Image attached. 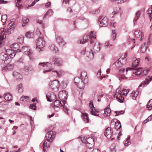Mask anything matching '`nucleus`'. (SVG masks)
<instances>
[{
	"label": "nucleus",
	"mask_w": 152,
	"mask_h": 152,
	"mask_svg": "<svg viewBox=\"0 0 152 152\" xmlns=\"http://www.w3.org/2000/svg\"><path fill=\"white\" fill-rule=\"evenodd\" d=\"M88 81L87 72L84 71L82 72L80 77H76L74 79L75 84L81 89H83L85 86L88 85Z\"/></svg>",
	"instance_id": "obj_1"
},
{
	"label": "nucleus",
	"mask_w": 152,
	"mask_h": 152,
	"mask_svg": "<svg viewBox=\"0 0 152 152\" xmlns=\"http://www.w3.org/2000/svg\"><path fill=\"white\" fill-rule=\"evenodd\" d=\"M53 132L50 131L47 132L45 136V139L43 144V151L45 152L50 147V143L52 142V140H49V135L51 134H53Z\"/></svg>",
	"instance_id": "obj_2"
},
{
	"label": "nucleus",
	"mask_w": 152,
	"mask_h": 152,
	"mask_svg": "<svg viewBox=\"0 0 152 152\" xmlns=\"http://www.w3.org/2000/svg\"><path fill=\"white\" fill-rule=\"evenodd\" d=\"M80 53L82 55L85 54L87 57L90 59L94 58V54L91 49H89L88 47L82 48L80 51Z\"/></svg>",
	"instance_id": "obj_3"
},
{
	"label": "nucleus",
	"mask_w": 152,
	"mask_h": 152,
	"mask_svg": "<svg viewBox=\"0 0 152 152\" xmlns=\"http://www.w3.org/2000/svg\"><path fill=\"white\" fill-rule=\"evenodd\" d=\"M36 43L37 48L38 49V50L39 52L43 51V48L45 45V42L44 37L40 36L36 40Z\"/></svg>",
	"instance_id": "obj_4"
},
{
	"label": "nucleus",
	"mask_w": 152,
	"mask_h": 152,
	"mask_svg": "<svg viewBox=\"0 0 152 152\" xmlns=\"http://www.w3.org/2000/svg\"><path fill=\"white\" fill-rule=\"evenodd\" d=\"M82 142L86 144V147L87 148L90 149L93 148L94 144V142L92 138L84 137L83 140L82 139Z\"/></svg>",
	"instance_id": "obj_5"
},
{
	"label": "nucleus",
	"mask_w": 152,
	"mask_h": 152,
	"mask_svg": "<svg viewBox=\"0 0 152 152\" xmlns=\"http://www.w3.org/2000/svg\"><path fill=\"white\" fill-rule=\"evenodd\" d=\"M20 52H22L24 54L28 56L31 60H32L34 59L31 57V55L33 54V52L29 47L26 46L23 47L20 49Z\"/></svg>",
	"instance_id": "obj_6"
},
{
	"label": "nucleus",
	"mask_w": 152,
	"mask_h": 152,
	"mask_svg": "<svg viewBox=\"0 0 152 152\" xmlns=\"http://www.w3.org/2000/svg\"><path fill=\"white\" fill-rule=\"evenodd\" d=\"M91 48L89 49L92 50L94 53H96L99 52L101 48V44L99 42L95 41L94 43H92V44L91 43Z\"/></svg>",
	"instance_id": "obj_7"
},
{
	"label": "nucleus",
	"mask_w": 152,
	"mask_h": 152,
	"mask_svg": "<svg viewBox=\"0 0 152 152\" xmlns=\"http://www.w3.org/2000/svg\"><path fill=\"white\" fill-rule=\"evenodd\" d=\"M99 26L101 27H106L108 24V19L107 17L99 16L98 18Z\"/></svg>",
	"instance_id": "obj_8"
},
{
	"label": "nucleus",
	"mask_w": 152,
	"mask_h": 152,
	"mask_svg": "<svg viewBox=\"0 0 152 152\" xmlns=\"http://www.w3.org/2000/svg\"><path fill=\"white\" fill-rule=\"evenodd\" d=\"M50 87L55 91H58L59 87V82L57 80L50 81L49 83Z\"/></svg>",
	"instance_id": "obj_9"
},
{
	"label": "nucleus",
	"mask_w": 152,
	"mask_h": 152,
	"mask_svg": "<svg viewBox=\"0 0 152 152\" xmlns=\"http://www.w3.org/2000/svg\"><path fill=\"white\" fill-rule=\"evenodd\" d=\"M52 62L56 66H61L64 64L63 60L60 58L53 57L52 59Z\"/></svg>",
	"instance_id": "obj_10"
},
{
	"label": "nucleus",
	"mask_w": 152,
	"mask_h": 152,
	"mask_svg": "<svg viewBox=\"0 0 152 152\" xmlns=\"http://www.w3.org/2000/svg\"><path fill=\"white\" fill-rule=\"evenodd\" d=\"M89 106L91 109V115L96 116H99V115L97 113L99 112V111L94 107L93 101L91 100L89 103Z\"/></svg>",
	"instance_id": "obj_11"
},
{
	"label": "nucleus",
	"mask_w": 152,
	"mask_h": 152,
	"mask_svg": "<svg viewBox=\"0 0 152 152\" xmlns=\"http://www.w3.org/2000/svg\"><path fill=\"white\" fill-rule=\"evenodd\" d=\"M121 91L120 90L117 89L116 92L114 94V97H116L117 99V100L121 103H122L124 100V98L122 96L120 92Z\"/></svg>",
	"instance_id": "obj_12"
},
{
	"label": "nucleus",
	"mask_w": 152,
	"mask_h": 152,
	"mask_svg": "<svg viewBox=\"0 0 152 152\" xmlns=\"http://www.w3.org/2000/svg\"><path fill=\"white\" fill-rule=\"evenodd\" d=\"M86 36L89 37L88 39L89 40H90V43L92 44L94 43V42L96 41V33L94 31H91L90 32L89 35H86Z\"/></svg>",
	"instance_id": "obj_13"
},
{
	"label": "nucleus",
	"mask_w": 152,
	"mask_h": 152,
	"mask_svg": "<svg viewBox=\"0 0 152 152\" xmlns=\"http://www.w3.org/2000/svg\"><path fill=\"white\" fill-rule=\"evenodd\" d=\"M9 58V56L4 53H2L0 54V60L2 61V63H9V61L7 62V61Z\"/></svg>",
	"instance_id": "obj_14"
},
{
	"label": "nucleus",
	"mask_w": 152,
	"mask_h": 152,
	"mask_svg": "<svg viewBox=\"0 0 152 152\" xmlns=\"http://www.w3.org/2000/svg\"><path fill=\"white\" fill-rule=\"evenodd\" d=\"M15 26V24H14V23L11 22V23H10L9 24L8 27L7 28V30H6L4 31V35H5V33H6L7 34H9L11 33V31H12L14 28Z\"/></svg>",
	"instance_id": "obj_15"
},
{
	"label": "nucleus",
	"mask_w": 152,
	"mask_h": 152,
	"mask_svg": "<svg viewBox=\"0 0 152 152\" xmlns=\"http://www.w3.org/2000/svg\"><path fill=\"white\" fill-rule=\"evenodd\" d=\"M52 74L56 75L58 78H60L63 76L64 74V71L62 69H59L58 70H54L52 72Z\"/></svg>",
	"instance_id": "obj_16"
},
{
	"label": "nucleus",
	"mask_w": 152,
	"mask_h": 152,
	"mask_svg": "<svg viewBox=\"0 0 152 152\" xmlns=\"http://www.w3.org/2000/svg\"><path fill=\"white\" fill-rule=\"evenodd\" d=\"M104 135L109 139L111 137L113 134V131L111 130V128L109 127L105 129L104 132Z\"/></svg>",
	"instance_id": "obj_17"
},
{
	"label": "nucleus",
	"mask_w": 152,
	"mask_h": 152,
	"mask_svg": "<svg viewBox=\"0 0 152 152\" xmlns=\"http://www.w3.org/2000/svg\"><path fill=\"white\" fill-rule=\"evenodd\" d=\"M46 96L48 99V101L49 102L54 101L56 99V97L55 94L53 92L50 93V95H46Z\"/></svg>",
	"instance_id": "obj_18"
},
{
	"label": "nucleus",
	"mask_w": 152,
	"mask_h": 152,
	"mask_svg": "<svg viewBox=\"0 0 152 152\" xmlns=\"http://www.w3.org/2000/svg\"><path fill=\"white\" fill-rule=\"evenodd\" d=\"M4 29L3 28H0V47L1 46L3 39L6 37L4 35Z\"/></svg>",
	"instance_id": "obj_19"
},
{
	"label": "nucleus",
	"mask_w": 152,
	"mask_h": 152,
	"mask_svg": "<svg viewBox=\"0 0 152 152\" xmlns=\"http://www.w3.org/2000/svg\"><path fill=\"white\" fill-rule=\"evenodd\" d=\"M134 34L136 38L140 39L141 40L142 39V37H143V34L140 30H136L135 31Z\"/></svg>",
	"instance_id": "obj_20"
},
{
	"label": "nucleus",
	"mask_w": 152,
	"mask_h": 152,
	"mask_svg": "<svg viewBox=\"0 0 152 152\" xmlns=\"http://www.w3.org/2000/svg\"><path fill=\"white\" fill-rule=\"evenodd\" d=\"M152 80V77L149 78V77H147L145 79V81L142 82L139 86V88H140L142 85L143 87L146 85H148L149 83Z\"/></svg>",
	"instance_id": "obj_21"
},
{
	"label": "nucleus",
	"mask_w": 152,
	"mask_h": 152,
	"mask_svg": "<svg viewBox=\"0 0 152 152\" xmlns=\"http://www.w3.org/2000/svg\"><path fill=\"white\" fill-rule=\"evenodd\" d=\"M56 41L60 46H63L66 43L64 41L63 38L60 36H58L56 38Z\"/></svg>",
	"instance_id": "obj_22"
},
{
	"label": "nucleus",
	"mask_w": 152,
	"mask_h": 152,
	"mask_svg": "<svg viewBox=\"0 0 152 152\" xmlns=\"http://www.w3.org/2000/svg\"><path fill=\"white\" fill-rule=\"evenodd\" d=\"M32 68L30 66L27 65L25 66L23 69V73L25 75H28V72L32 70Z\"/></svg>",
	"instance_id": "obj_23"
},
{
	"label": "nucleus",
	"mask_w": 152,
	"mask_h": 152,
	"mask_svg": "<svg viewBox=\"0 0 152 152\" xmlns=\"http://www.w3.org/2000/svg\"><path fill=\"white\" fill-rule=\"evenodd\" d=\"M140 58H134L132 63V68L137 67L138 66L140 61Z\"/></svg>",
	"instance_id": "obj_24"
},
{
	"label": "nucleus",
	"mask_w": 152,
	"mask_h": 152,
	"mask_svg": "<svg viewBox=\"0 0 152 152\" xmlns=\"http://www.w3.org/2000/svg\"><path fill=\"white\" fill-rule=\"evenodd\" d=\"M5 54L7 55L8 56H9L11 58H13L15 55V52L10 49L7 50Z\"/></svg>",
	"instance_id": "obj_25"
},
{
	"label": "nucleus",
	"mask_w": 152,
	"mask_h": 152,
	"mask_svg": "<svg viewBox=\"0 0 152 152\" xmlns=\"http://www.w3.org/2000/svg\"><path fill=\"white\" fill-rule=\"evenodd\" d=\"M61 106L63 107V110L64 112L68 114V112L69 110V109L66 105V102L65 101H62L61 102Z\"/></svg>",
	"instance_id": "obj_26"
},
{
	"label": "nucleus",
	"mask_w": 152,
	"mask_h": 152,
	"mask_svg": "<svg viewBox=\"0 0 152 152\" xmlns=\"http://www.w3.org/2000/svg\"><path fill=\"white\" fill-rule=\"evenodd\" d=\"M61 106L63 107V110L64 112L68 114V112L69 110V109L66 105V102L65 101H62L61 102Z\"/></svg>",
	"instance_id": "obj_27"
},
{
	"label": "nucleus",
	"mask_w": 152,
	"mask_h": 152,
	"mask_svg": "<svg viewBox=\"0 0 152 152\" xmlns=\"http://www.w3.org/2000/svg\"><path fill=\"white\" fill-rule=\"evenodd\" d=\"M88 115V114L86 113H82V118L86 123L89 122V118Z\"/></svg>",
	"instance_id": "obj_28"
},
{
	"label": "nucleus",
	"mask_w": 152,
	"mask_h": 152,
	"mask_svg": "<svg viewBox=\"0 0 152 152\" xmlns=\"http://www.w3.org/2000/svg\"><path fill=\"white\" fill-rule=\"evenodd\" d=\"M51 65V63L50 62H43L42 63H40L38 65V67L39 68L50 66Z\"/></svg>",
	"instance_id": "obj_29"
},
{
	"label": "nucleus",
	"mask_w": 152,
	"mask_h": 152,
	"mask_svg": "<svg viewBox=\"0 0 152 152\" xmlns=\"http://www.w3.org/2000/svg\"><path fill=\"white\" fill-rule=\"evenodd\" d=\"M12 50L17 52H20V50L19 49V47L18 44L14 43L11 46Z\"/></svg>",
	"instance_id": "obj_30"
},
{
	"label": "nucleus",
	"mask_w": 152,
	"mask_h": 152,
	"mask_svg": "<svg viewBox=\"0 0 152 152\" xmlns=\"http://www.w3.org/2000/svg\"><path fill=\"white\" fill-rule=\"evenodd\" d=\"M13 75L15 78L16 80H19L22 78V75L18 72H14Z\"/></svg>",
	"instance_id": "obj_31"
},
{
	"label": "nucleus",
	"mask_w": 152,
	"mask_h": 152,
	"mask_svg": "<svg viewBox=\"0 0 152 152\" xmlns=\"http://www.w3.org/2000/svg\"><path fill=\"white\" fill-rule=\"evenodd\" d=\"M4 97L6 100L10 101L12 99V96L10 93H6L4 94Z\"/></svg>",
	"instance_id": "obj_32"
},
{
	"label": "nucleus",
	"mask_w": 152,
	"mask_h": 152,
	"mask_svg": "<svg viewBox=\"0 0 152 152\" xmlns=\"http://www.w3.org/2000/svg\"><path fill=\"white\" fill-rule=\"evenodd\" d=\"M16 90L19 93H22L23 90L22 84L20 83L16 86Z\"/></svg>",
	"instance_id": "obj_33"
},
{
	"label": "nucleus",
	"mask_w": 152,
	"mask_h": 152,
	"mask_svg": "<svg viewBox=\"0 0 152 152\" xmlns=\"http://www.w3.org/2000/svg\"><path fill=\"white\" fill-rule=\"evenodd\" d=\"M53 12L51 9H49L48 10L45 14L43 18H48L52 16L53 14Z\"/></svg>",
	"instance_id": "obj_34"
},
{
	"label": "nucleus",
	"mask_w": 152,
	"mask_h": 152,
	"mask_svg": "<svg viewBox=\"0 0 152 152\" xmlns=\"http://www.w3.org/2000/svg\"><path fill=\"white\" fill-rule=\"evenodd\" d=\"M88 36H86V35H84L83 37V39H80L79 40V42L81 44H83L85 43L88 42V40H89V39H88Z\"/></svg>",
	"instance_id": "obj_35"
},
{
	"label": "nucleus",
	"mask_w": 152,
	"mask_h": 152,
	"mask_svg": "<svg viewBox=\"0 0 152 152\" xmlns=\"http://www.w3.org/2000/svg\"><path fill=\"white\" fill-rule=\"evenodd\" d=\"M124 143L125 146H127L131 144L130 136H128L125 139L124 142Z\"/></svg>",
	"instance_id": "obj_36"
},
{
	"label": "nucleus",
	"mask_w": 152,
	"mask_h": 152,
	"mask_svg": "<svg viewBox=\"0 0 152 152\" xmlns=\"http://www.w3.org/2000/svg\"><path fill=\"white\" fill-rule=\"evenodd\" d=\"M13 66L11 64L5 66L3 67L2 68V70L4 71H8L12 69Z\"/></svg>",
	"instance_id": "obj_37"
},
{
	"label": "nucleus",
	"mask_w": 152,
	"mask_h": 152,
	"mask_svg": "<svg viewBox=\"0 0 152 152\" xmlns=\"http://www.w3.org/2000/svg\"><path fill=\"white\" fill-rule=\"evenodd\" d=\"M49 47L51 50L54 52L55 53H57L58 51V48L54 44L51 45Z\"/></svg>",
	"instance_id": "obj_38"
},
{
	"label": "nucleus",
	"mask_w": 152,
	"mask_h": 152,
	"mask_svg": "<svg viewBox=\"0 0 152 152\" xmlns=\"http://www.w3.org/2000/svg\"><path fill=\"white\" fill-rule=\"evenodd\" d=\"M110 109L109 107H107L104 109L103 115L104 116H107L110 114Z\"/></svg>",
	"instance_id": "obj_39"
},
{
	"label": "nucleus",
	"mask_w": 152,
	"mask_h": 152,
	"mask_svg": "<svg viewBox=\"0 0 152 152\" xmlns=\"http://www.w3.org/2000/svg\"><path fill=\"white\" fill-rule=\"evenodd\" d=\"M147 44H146V43H145L144 44H142V45L141 46L140 50H141V51L142 53H144L145 52L146 49H147L148 48V46L147 45Z\"/></svg>",
	"instance_id": "obj_40"
},
{
	"label": "nucleus",
	"mask_w": 152,
	"mask_h": 152,
	"mask_svg": "<svg viewBox=\"0 0 152 152\" xmlns=\"http://www.w3.org/2000/svg\"><path fill=\"white\" fill-rule=\"evenodd\" d=\"M121 127V125L120 121L118 120H117V122L115 123L114 129H115L117 130H118Z\"/></svg>",
	"instance_id": "obj_41"
},
{
	"label": "nucleus",
	"mask_w": 152,
	"mask_h": 152,
	"mask_svg": "<svg viewBox=\"0 0 152 152\" xmlns=\"http://www.w3.org/2000/svg\"><path fill=\"white\" fill-rule=\"evenodd\" d=\"M140 11L137 12L135 15V16L133 22L134 24H135L136 23V21L138 20V18L140 17Z\"/></svg>",
	"instance_id": "obj_42"
},
{
	"label": "nucleus",
	"mask_w": 152,
	"mask_h": 152,
	"mask_svg": "<svg viewBox=\"0 0 152 152\" xmlns=\"http://www.w3.org/2000/svg\"><path fill=\"white\" fill-rule=\"evenodd\" d=\"M142 72V69L141 68H137L133 73L135 74L136 75L138 76L140 75Z\"/></svg>",
	"instance_id": "obj_43"
},
{
	"label": "nucleus",
	"mask_w": 152,
	"mask_h": 152,
	"mask_svg": "<svg viewBox=\"0 0 152 152\" xmlns=\"http://www.w3.org/2000/svg\"><path fill=\"white\" fill-rule=\"evenodd\" d=\"M139 93L138 91H137L136 92L133 91L131 94V96L132 97V99L134 100L136 99L137 97V96Z\"/></svg>",
	"instance_id": "obj_44"
},
{
	"label": "nucleus",
	"mask_w": 152,
	"mask_h": 152,
	"mask_svg": "<svg viewBox=\"0 0 152 152\" xmlns=\"http://www.w3.org/2000/svg\"><path fill=\"white\" fill-rule=\"evenodd\" d=\"M29 21L28 19L25 17H23L22 18V26L23 27L27 24Z\"/></svg>",
	"instance_id": "obj_45"
},
{
	"label": "nucleus",
	"mask_w": 152,
	"mask_h": 152,
	"mask_svg": "<svg viewBox=\"0 0 152 152\" xmlns=\"http://www.w3.org/2000/svg\"><path fill=\"white\" fill-rule=\"evenodd\" d=\"M148 110H151L152 109V99L150 100L148 102L147 106Z\"/></svg>",
	"instance_id": "obj_46"
},
{
	"label": "nucleus",
	"mask_w": 152,
	"mask_h": 152,
	"mask_svg": "<svg viewBox=\"0 0 152 152\" xmlns=\"http://www.w3.org/2000/svg\"><path fill=\"white\" fill-rule=\"evenodd\" d=\"M53 101L54 102V106L55 107H58L60 105V104H61V101L59 100H56L55 99Z\"/></svg>",
	"instance_id": "obj_47"
},
{
	"label": "nucleus",
	"mask_w": 152,
	"mask_h": 152,
	"mask_svg": "<svg viewBox=\"0 0 152 152\" xmlns=\"http://www.w3.org/2000/svg\"><path fill=\"white\" fill-rule=\"evenodd\" d=\"M26 36L28 38H33L34 37V34L32 32H28L26 33Z\"/></svg>",
	"instance_id": "obj_48"
},
{
	"label": "nucleus",
	"mask_w": 152,
	"mask_h": 152,
	"mask_svg": "<svg viewBox=\"0 0 152 152\" xmlns=\"http://www.w3.org/2000/svg\"><path fill=\"white\" fill-rule=\"evenodd\" d=\"M115 145L114 144L112 145L110 147V152H116V150L115 149Z\"/></svg>",
	"instance_id": "obj_49"
},
{
	"label": "nucleus",
	"mask_w": 152,
	"mask_h": 152,
	"mask_svg": "<svg viewBox=\"0 0 152 152\" xmlns=\"http://www.w3.org/2000/svg\"><path fill=\"white\" fill-rule=\"evenodd\" d=\"M114 64L117 68H118L120 67L121 66L122 64L120 62L119 60L116 61L115 63Z\"/></svg>",
	"instance_id": "obj_50"
},
{
	"label": "nucleus",
	"mask_w": 152,
	"mask_h": 152,
	"mask_svg": "<svg viewBox=\"0 0 152 152\" xmlns=\"http://www.w3.org/2000/svg\"><path fill=\"white\" fill-rule=\"evenodd\" d=\"M7 18V17L6 15H3L1 16V20L3 23H6Z\"/></svg>",
	"instance_id": "obj_51"
},
{
	"label": "nucleus",
	"mask_w": 152,
	"mask_h": 152,
	"mask_svg": "<svg viewBox=\"0 0 152 152\" xmlns=\"http://www.w3.org/2000/svg\"><path fill=\"white\" fill-rule=\"evenodd\" d=\"M126 56V54L123 59H122V58H121L119 60L120 62L122 64H125L126 63V59L125 58Z\"/></svg>",
	"instance_id": "obj_52"
},
{
	"label": "nucleus",
	"mask_w": 152,
	"mask_h": 152,
	"mask_svg": "<svg viewBox=\"0 0 152 152\" xmlns=\"http://www.w3.org/2000/svg\"><path fill=\"white\" fill-rule=\"evenodd\" d=\"M67 82L64 81H62L61 83V86H62L63 88H66L67 86Z\"/></svg>",
	"instance_id": "obj_53"
},
{
	"label": "nucleus",
	"mask_w": 152,
	"mask_h": 152,
	"mask_svg": "<svg viewBox=\"0 0 152 152\" xmlns=\"http://www.w3.org/2000/svg\"><path fill=\"white\" fill-rule=\"evenodd\" d=\"M112 39L113 40H114L116 38V34L115 33V31L114 30H112Z\"/></svg>",
	"instance_id": "obj_54"
},
{
	"label": "nucleus",
	"mask_w": 152,
	"mask_h": 152,
	"mask_svg": "<svg viewBox=\"0 0 152 152\" xmlns=\"http://www.w3.org/2000/svg\"><path fill=\"white\" fill-rule=\"evenodd\" d=\"M23 39H24L23 37H20V38H18V39L17 40V42L18 43H20V44H22L23 42Z\"/></svg>",
	"instance_id": "obj_55"
},
{
	"label": "nucleus",
	"mask_w": 152,
	"mask_h": 152,
	"mask_svg": "<svg viewBox=\"0 0 152 152\" xmlns=\"http://www.w3.org/2000/svg\"><path fill=\"white\" fill-rule=\"evenodd\" d=\"M110 25L114 27H115L116 26L117 23L114 20H111L110 23Z\"/></svg>",
	"instance_id": "obj_56"
},
{
	"label": "nucleus",
	"mask_w": 152,
	"mask_h": 152,
	"mask_svg": "<svg viewBox=\"0 0 152 152\" xmlns=\"http://www.w3.org/2000/svg\"><path fill=\"white\" fill-rule=\"evenodd\" d=\"M152 119V115H151L150 116H149L147 119H146V120L144 121L143 122V123L144 124H146L148 122L151 121Z\"/></svg>",
	"instance_id": "obj_57"
},
{
	"label": "nucleus",
	"mask_w": 152,
	"mask_h": 152,
	"mask_svg": "<svg viewBox=\"0 0 152 152\" xmlns=\"http://www.w3.org/2000/svg\"><path fill=\"white\" fill-rule=\"evenodd\" d=\"M16 5V6L17 7H20L21 6V0H16L15 1Z\"/></svg>",
	"instance_id": "obj_58"
},
{
	"label": "nucleus",
	"mask_w": 152,
	"mask_h": 152,
	"mask_svg": "<svg viewBox=\"0 0 152 152\" xmlns=\"http://www.w3.org/2000/svg\"><path fill=\"white\" fill-rule=\"evenodd\" d=\"M116 115L115 116H118L120 114H123L124 113V111L123 110L116 111L115 112Z\"/></svg>",
	"instance_id": "obj_59"
},
{
	"label": "nucleus",
	"mask_w": 152,
	"mask_h": 152,
	"mask_svg": "<svg viewBox=\"0 0 152 152\" xmlns=\"http://www.w3.org/2000/svg\"><path fill=\"white\" fill-rule=\"evenodd\" d=\"M30 108L33 110H36V104L35 103L31 104L30 105Z\"/></svg>",
	"instance_id": "obj_60"
},
{
	"label": "nucleus",
	"mask_w": 152,
	"mask_h": 152,
	"mask_svg": "<svg viewBox=\"0 0 152 152\" xmlns=\"http://www.w3.org/2000/svg\"><path fill=\"white\" fill-rule=\"evenodd\" d=\"M37 23H38L40 24H41V26L42 28H44L45 27V25L43 23L42 21V20L38 19L37 20Z\"/></svg>",
	"instance_id": "obj_61"
},
{
	"label": "nucleus",
	"mask_w": 152,
	"mask_h": 152,
	"mask_svg": "<svg viewBox=\"0 0 152 152\" xmlns=\"http://www.w3.org/2000/svg\"><path fill=\"white\" fill-rule=\"evenodd\" d=\"M101 70L100 69H99L98 70V71L97 74V77L99 78V79H102V77H101Z\"/></svg>",
	"instance_id": "obj_62"
},
{
	"label": "nucleus",
	"mask_w": 152,
	"mask_h": 152,
	"mask_svg": "<svg viewBox=\"0 0 152 152\" xmlns=\"http://www.w3.org/2000/svg\"><path fill=\"white\" fill-rule=\"evenodd\" d=\"M49 140H53L54 138L55 137V134L54 133L51 134L50 135H49Z\"/></svg>",
	"instance_id": "obj_63"
},
{
	"label": "nucleus",
	"mask_w": 152,
	"mask_h": 152,
	"mask_svg": "<svg viewBox=\"0 0 152 152\" xmlns=\"http://www.w3.org/2000/svg\"><path fill=\"white\" fill-rule=\"evenodd\" d=\"M8 104L7 102L5 101H3L0 103V106L7 105Z\"/></svg>",
	"instance_id": "obj_64"
}]
</instances>
